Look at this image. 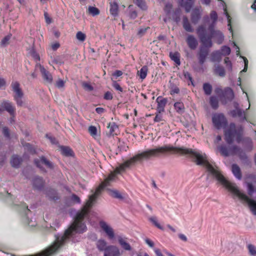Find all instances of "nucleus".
<instances>
[{"label": "nucleus", "mask_w": 256, "mask_h": 256, "mask_svg": "<svg viewBox=\"0 0 256 256\" xmlns=\"http://www.w3.org/2000/svg\"><path fill=\"white\" fill-rule=\"evenodd\" d=\"M2 133L6 137L10 138V132L8 128L4 127L3 128Z\"/></svg>", "instance_id": "nucleus-61"}, {"label": "nucleus", "mask_w": 256, "mask_h": 256, "mask_svg": "<svg viewBox=\"0 0 256 256\" xmlns=\"http://www.w3.org/2000/svg\"><path fill=\"white\" fill-rule=\"evenodd\" d=\"M108 129H109L108 132L107 133L108 136H114L116 134V130L118 129V126L114 122H110L107 126Z\"/></svg>", "instance_id": "nucleus-23"}, {"label": "nucleus", "mask_w": 256, "mask_h": 256, "mask_svg": "<svg viewBox=\"0 0 256 256\" xmlns=\"http://www.w3.org/2000/svg\"><path fill=\"white\" fill-rule=\"evenodd\" d=\"M186 42L189 48L191 50H195L198 46V42L193 35H188L186 39Z\"/></svg>", "instance_id": "nucleus-13"}, {"label": "nucleus", "mask_w": 256, "mask_h": 256, "mask_svg": "<svg viewBox=\"0 0 256 256\" xmlns=\"http://www.w3.org/2000/svg\"><path fill=\"white\" fill-rule=\"evenodd\" d=\"M203 90L206 95H210L212 91V86L209 83H204L203 84Z\"/></svg>", "instance_id": "nucleus-37"}, {"label": "nucleus", "mask_w": 256, "mask_h": 256, "mask_svg": "<svg viewBox=\"0 0 256 256\" xmlns=\"http://www.w3.org/2000/svg\"><path fill=\"white\" fill-rule=\"evenodd\" d=\"M210 16L211 19L212 20V22L210 24H214V27L216 22L218 19V14L216 12L213 10L210 12Z\"/></svg>", "instance_id": "nucleus-43"}, {"label": "nucleus", "mask_w": 256, "mask_h": 256, "mask_svg": "<svg viewBox=\"0 0 256 256\" xmlns=\"http://www.w3.org/2000/svg\"><path fill=\"white\" fill-rule=\"evenodd\" d=\"M201 14L200 10L197 8L194 10L191 14V20L194 24H196L200 20Z\"/></svg>", "instance_id": "nucleus-22"}, {"label": "nucleus", "mask_w": 256, "mask_h": 256, "mask_svg": "<svg viewBox=\"0 0 256 256\" xmlns=\"http://www.w3.org/2000/svg\"><path fill=\"white\" fill-rule=\"evenodd\" d=\"M148 70V67L146 66H144L140 68V71H138V76L141 79L144 80L146 78Z\"/></svg>", "instance_id": "nucleus-35"}, {"label": "nucleus", "mask_w": 256, "mask_h": 256, "mask_svg": "<svg viewBox=\"0 0 256 256\" xmlns=\"http://www.w3.org/2000/svg\"><path fill=\"white\" fill-rule=\"evenodd\" d=\"M2 106L8 112L10 113V115H14L15 112V108L12 105L11 102L8 101H4L2 104Z\"/></svg>", "instance_id": "nucleus-18"}, {"label": "nucleus", "mask_w": 256, "mask_h": 256, "mask_svg": "<svg viewBox=\"0 0 256 256\" xmlns=\"http://www.w3.org/2000/svg\"><path fill=\"white\" fill-rule=\"evenodd\" d=\"M22 144L25 150H27L28 152L32 154H34L36 153L34 148L30 143L22 142Z\"/></svg>", "instance_id": "nucleus-36"}, {"label": "nucleus", "mask_w": 256, "mask_h": 256, "mask_svg": "<svg viewBox=\"0 0 256 256\" xmlns=\"http://www.w3.org/2000/svg\"><path fill=\"white\" fill-rule=\"evenodd\" d=\"M71 200L72 202L78 204H80V198L75 194H72Z\"/></svg>", "instance_id": "nucleus-58"}, {"label": "nucleus", "mask_w": 256, "mask_h": 256, "mask_svg": "<svg viewBox=\"0 0 256 256\" xmlns=\"http://www.w3.org/2000/svg\"><path fill=\"white\" fill-rule=\"evenodd\" d=\"M112 86L115 88V90L118 91L119 92H123L122 88L120 86V85L116 81H115V80L112 81Z\"/></svg>", "instance_id": "nucleus-52"}, {"label": "nucleus", "mask_w": 256, "mask_h": 256, "mask_svg": "<svg viewBox=\"0 0 256 256\" xmlns=\"http://www.w3.org/2000/svg\"><path fill=\"white\" fill-rule=\"evenodd\" d=\"M234 97V94L232 90L228 87L224 88L220 100L223 104H226L228 102L231 101Z\"/></svg>", "instance_id": "nucleus-9"}, {"label": "nucleus", "mask_w": 256, "mask_h": 256, "mask_svg": "<svg viewBox=\"0 0 256 256\" xmlns=\"http://www.w3.org/2000/svg\"><path fill=\"white\" fill-rule=\"evenodd\" d=\"M224 90H222L220 88H216L214 90L215 93L220 97V100L221 99Z\"/></svg>", "instance_id": "nucleus-55"}, {"label": "nucleus", "mask_w": 256, "mask_h": 256, "mask_svg": "<svg viewBox=\"0 0 256 256\" xmlns=\"http://www.w3.org/2000/svg\"><path fill=\"white\" fill-rule=\"evenodd\" d=\"M82 86L83 88L86 90L92 91L94 90L93 86L90 84L86 82H83L82 84Z\"/></svg>", "instance_id": "nucleus-51"}, {"label": "nucleus", "mask_w": 256, "mask_h": 256, "mask_svg": "<svg viewBox=\"0 0 256 256\" xmlns=\"http://www.w3.org/2000/svg\"><path fill=\"white\" fill-rule=\"evenodd\" d=\"M110 13L114 16H116L118 14V5L116 2L110 3Z\"/></svg>", "instance_id": "nucleus-31"}, {"label": "nucleus", "mask_w": 256, "mask_h": 256, "mask_svg": "<svg viewBox=\"0 0 256 256\" xmlns=\"http://www.w3.org/2000/svg\"><path fill=\"white\" fill-rule=\"evenodd\" d=\"M120 252L118 247L114 245H108L104 252V256H120Z\"/></svg>", "instance_id": "nucleus-10"}, {"label": "nucleus", "mask_w": 256, "mask_h": 256, "mask_svg": "<svg viewBox=\"0 0 256 256\" xmlns=\"http://www.w3.org/2000/svg\"><path fill=\"white\" fill-rule=\"evenodd\" d=\"M172 152L182 154H188L194 159L198 165H204L207 170L212 174L216 180L226 188L242 200L248 202V206L254 215H256V202L250 199L246 194L241 192L235 184L228 180L217 170H216L208 160L205 154L198 150L184 148H176L170 145H164L154 148V158L160 156L166 152Z\"/></svg>", "instance_id": "nucleus-1"}, {"label": "nucleus", "mask_w": 256, "mask_h": 256, "mask_svg": "<svg viewBox=\"0 0 256 256\" xmlns=\"http://www.w3.org/2000/svg\"><path fill=\"white\" fill-rule=\"evenodd\" d=\"M36 68H39L45 82L48 84H52L53 82V78L52 74L40 64L37 63L36 65Z\"/></svg>", "instance_id": "nucleus-7"}, {"label": "nucleus", "mask_w": 256, "mask_h": 256, "mask_svg": "<svg viewBox=\"0 0 256 256\" xmlns=\"http://www.w3.org/2000/svg\"><path fill=\"white\" fill-rule=\"evenodd\" d=\"M244 58V68L242 71L240 72V73H242V72H246L247 70L248 66V59L245 57H242Z\"/></svg>", "instance_id": "nucleus-60"}, {"label": "nucleus", "mask_w": 256, "mask_h": 256, "mask_svg": "<svg viewBox=\"0 0 256 256\" xmlns=\"http://www.w3.org/2000/svg\"><path fill=\"white\" fill-rule=\"evenodd\" d=\"M88 14H92V16H96L100 14L99 10L94 6H90L88 8Z\"/></svg>", "instance_id": "nucleus-39"}, {"label": "nucleus", "mask_w": 256, "mask_h": 256, "mask_svg": "<svg viewBox=\"0 0 256 256\" xmlns=\"http://www.w3.org/2000/svg\"><path fill=\"white\" fill-rule=\"evenodd\" d=\"M44 181L41 177L36 176L32 180V185L35 189L41 190L44 186Z\"/></svg>", "instance_id": "nucleus-16"}, {"label": "nucleus", "mask_w": 256, "mask_h": 256, "mask_svg": "<svg viewBox=\"0 0 256 256\" xmlns=\"http://www.w3.org/2000/svg\"><path fill=\"white\" fill-rule=\"evenodd\" d=\"M172 8V5L170 4H166L164 7V11L166 14H169Z\"/></svg>", "instance_id": "nucleus-59"}, {"label": "nucleus", "mask_w": 256, "mask_h": 256, "mask_svg": "<svg viewBox=\"0 0 256 256\" xmlns=\"http://www.w3.org/2000/svg\"><path fill=\"white\" fill-rule=\"evenodd\" d=\"M247 248L248 250L249 254L251 256H256V247L254 245L248 244L247 246Z\"/></svg>", "instance_id": "nucleus-40"}, {"label": "nucleus", "mask_w": 256, "mask_h": 256, "mask_svg": "<svg viewBox=\"0 0 256 256\" xmlns=\"http://www.w3.org/2000/svg\"><path fill=\"white\" fill-rule=\"evenodd\" d=\"M46 194L52 200H57L58 197L57 196L56 192L52 188H48L46 190Z\"/></svg>", "instance_id": "nucleus-26"}, {"label": "nucleus", "mask_w": 256, "mask_h": 256, "mask_svg": "<svg viewBox=\"0 0 256 256\" xmlns=\"http://www.w3.org/2000/svg\"><path fill=\"white\" fill-rule=\"evenodd\" d=\"M212 122L214 127L217 129L225 128L228 124V121L222 114H215L212 116Z\"/></svg>", "instance_id": "nucleus-4"}, {"label": "nucleus", "mask_w": 256, "mask_h": 256, "mask_svg": "<svg viewBox=\"0 0 256 256\" xmlns=\"http://www.w3.org/2000/svg\"><path fill=\"white\" fill-rule=\"evenodd\" d=\"M170 57L177 65L180 66V54L178 52H170Z\"/></svg>", "instance_id": "nucleus-29"}, {"label": "nucleus", "mask_w": 256, "mask_h": 256, "mask_svg": "<svg viewBox=\"0 0 256 256\" xmlns=\"http://www.w3.org/2000/svg\"><path fill=\"white\" fill-rule=\"evenodd\" d=\"M108 194L113 198L119 200H124L125 199L126 194L124 192H121L118 190L115 189L106 188Z\"/></svg>", "instance_id": "nucleus-11"}, {"label": "nucleus", "mask_w": 256, "mask_h": 256, "mask_svg": "<svg viewBox=\"0 0 256 256\" xmlns=\"http://www.w3.org/2000/svg\"><path fill=\"white\" fill-rule=\"evenodd\" d=\"M122 74V72L120 70H116L112 74V76H115L116 78L120 76Z\"/></svg>", "instance_id": "nucleus-64"}, {"label": "nucleus", "mask_w": 256, "mask_h": 256, "mask_svg": "<svg viewBox=\"0 0 256 256\" xmlns=\"http://www.w3.org/2000/svg\"><path fill=\"white\" fill-rule=\"evenodd\" d=\"M210 104L214 110H216L218 107V102L217 98L215 96H212L210 98Z\"/></svg>", "instance_id": "nucleus-33"}, {"label": "nucleus", "mask_w": 256, "mask_h": 256, "mask_svg": "<svg viewBox=\"0 0 256 256\" xmlns=\"http://www.w3.org/2000/svg\"><path fill=\"white\" fill-rule=\"evenodd\" d=\"M236 154H238L240 160L244 164H249L250 160L245 152L238 147V150H236Z\"/></svg>", "instance_id": "nucleus-21"}, {"label": "nucleus", "mask_w": 256, "mask_h": 256, "mask_svg": "<svg viewBox=\"0 0 256 256\" xmlns=\"http://www.w3.org/2000/svg\"><path fill=\"white\" fill-rule=\"evenodd\" d=\"M100 228L106 233L110 239H113L114 236V232L112 228L109 226L106 222H100Z\"/></svg>", "instance_id": "nucleus-12"}, {"label": "nucleus", "mask_w": 256, "mask_h": 256, "mask_svg": "<svg viewBox=\"0 0 256 256\" xmlns=\"http://www.w3.org/2000/svg\"><path fill=\"white\" fill-rule=\"evenodd\" d=\"M222 59V53L220 51L214 52L211 55L212 62H220Z\"/></svg>", "instance_id": "nucleus-32"}, {"label": "nucleus", "mask_w": 256, "mask_h": 256, "mask_svg": "<svg viewBox=\"0 0 256 256\" xmlns=\"http://www.w3.org/2000/svg\"><path fill=\"white\" fill-rule=\"evenodd\" d=\"M22 162V158L16 155L12 156L10 160V164L12 166L15 168H19Z\"/></svg>", "instance_id": "nucleus-24"}, {"label": "nucleus", "mask_w": 256, "mask_h": 256, "mask_svg": "<svg viewBox=\"0 0 256 256\" xmlns=\"http://www.w3.org/2000/svg\"><path fill=\"white\" fill-rule=\"evenodd\" d=\"M174 108L180 114H182L184 110V106L182 102H176L174 104Z\"/></svg>", "instance_id": "nucleus-34"}, {"label": "nucleus", "mask_w": 256, "mask_h": 256, "mask_svg": "<svg viewBox=\"0 0 256 256\" xmlns=\"http://www.w3.org/2000/svg\"><path fill=\"white\" fill-rule=\"evenodd\" d=\"M20 208L22 209V212L25 215H27L28 213L30 212V210L28 208V206L24 202L20 204Z\"/></svg>", "instance_id": "nucleus-49"}, {"label": "nucleus", "mask_w": 256, "mask_h": 256, "mask_svg": "<svg viewBox=\"0 0 256 256\" xmlns=\"http://www.w3.org/2000/svg\"><path fill=\"white\" fill-rule=\"evenodd\" d=\"M222 55L228 56L230 53V48L227 46H223L221 48Z\"/></svg>", "instance_id": "nucleus-47"}, {"label": "nucleus", "mask_w": 256, "mask_h": 256, "mask_svg": "<svg viewBox=\"0 0 256 256\" xmlns=\"http://www.w3.org/2000/svg\"><path fill=\"white\" fill-rule=\"evenodd\" d=\"M242 128L240 126L238 128H236L234 123H230L229 128L224 132V139L226 142L230 144L234 142L235 138L238 143H240L242 140Z\"/></svg>", "instance_id": "nucleus-3"}, {"label": "nucleus", "mask_w": 256, "mask_h": 256, "mask_svg": "<svg viewBox=\"0 0 256 256\" xmlns=\"http://www.w3.org/2000/svg\"><path fill=\"white\" fill-rule=\"evenodd\" d=\"M146 30H147V28H146L140 29L138 32V35L140 37L142 36L146 32Z\"/></svg>", "instance_id": "nucleus-62"}, {"label": "nucleus", "mask_w": 256, "mask_h": 256, "mask_svg": "<svg viewBox=\"0 0 256 256\" xmlns=\"http://www.w3.org/2000/svg\"><path fill=\"white\" fill-rule=\"evenodd\" d=\"M182 24L183 27L186 31L191 32H194V28L191 26L188 18L186 16L183 18Z\"/></svg>", "instance_id": "nucleus-27"}, {"label": "nucleus", "mask_w": 256, "mask_h": 256, "mask_svg": "<svg viewBox=\"0 0 256 256\" xmlns=\"http://www.w3.org/2000/svg\"><path fill=\"white\" fill-rule=\"evenodd\" d=\"M34 162L38 167L40 168V163L44 164L47 168L53 169L54 164L52 162L47 160L44 156H42L40 158V160H36Z\"/></svg>", "instance_id": "nucleus-14"}, {"label": "nucleus", "mask_w": 256, "mask_h": 256, "mask_svg": "<svg viewBox=\"0 0 256 256\" xmlns=\"http://www.w3.org/2000/svg\"><path fill=\"white\" fill-rule=\"evenodd\" d=\"M184 75L185 78L188 80L190 81L192 84L194 85L192 78L190 72H184Z\"/></svg>", "instance_id": "nucleus-56"}, {"label": "nucleus", "mask_w": 256, "mask_h": 256, "mask_svg": "<svg viewBox=\"0 0 256 256\" xmlns=\"http://www.w3.org/2000/svg\"><path fill=\"white\" fill-rule=\"evenodd\" d=\"M150 220L160 230H163V227L162 226L157 222L156 218V217H151L150 218Z\"/></svg>", "instance_id": "nucleus-50"}, {"label": "nucleus", "mask_w": 256, "mask_h": 256, "mask_svg": "<svg viewBox=\"0 0 256 256\" xmlns=\"http://www.w3.org/2000/svg\"><path fill=\"white\" fill-rule=\"evenodd\" d=\"M224 13L226 15V16L227 18V20H228V26H230L228 29L230 31V32L232 33V26H230L231 18H230V15L228 14L227 12L226 8H224Z\"/></svg>", "instance_id": "nucleus-53"}, {"label": "nucleus", "mask_w": 256, "mask_h": 256, "mask_svg": "<svg viewBox=\"0 0 256 256\" xmlns=\"http://www.w3.org/2000/svg\"><path fill=\"white\" fill-rule=\"evenodd\" d=\"M88 132L90 136H92L94 138L96 139L98 136L97 134V128L96 126H91L88 128Z\"/></svg>", "instance_id": "nucleus-38"}, {"label": "nucleus", "mask_w": 256, "mask_h": 256, "mask_svg": "<svg viewBox=\"0 0 256 256\" xmlns=\"http://www.w3.org/2000/svg\"><path fill=\"white\" fill-rule=\"evenodd\" d=\"M108 245L106 242L103 239H100L96 241V247L100 252H104Z\"/></svg>", "instance_id": "nucleus-19"}, {"label": "nucleus", "mask_w": 256, "mask_h": 256, "mask_svg": "<svg viewBox=\"0 0 256 256\" xmlns=\"http://www.w3.org/2000/svg\"><path fill=\"white\" fill-rule=\"evenodd\" d=\"M60 149L62 154L66 156H72L73 152L72 150L68 146H60Z\"/></svg>", "instance_id": "nucleus-28"}, {"label": "nucleus", "mask_w": 256, "mask_h": 256, "mask_svg": "<svg viewBox=\"0 0 256 256\" xmlns=\"http://www.w3.org/2000/svg\"><path fill=\"white\" fill-rule=\"evenodd\" d=\"M11 86L12 90L15 93L14 98V100L16 102L17 105L18 106H22L23 105V102L22 98L24 96V94L20 88V84L18 82H12Z\"/></svg>", "instance_id": "nucleus-5"}, {"label": "nucleus", "mask_w": 256, "mask_h": 256, "mask_svg": "<svg viewBox=\"0 0 256 256\" xmlns=\"http://www.w3.org/2000/svg\"><path fill=\"white\" fill-rule=\"evenodd\" d=\"M170 94L172 95L176 94H178L180 92V89L174 84H170Z\"/></svg>", "instance_id": "nucleus-46"}, {"label": "nucleus", "mask_w": 256, "mask_h": 256, "mask_svg": "<svg viewBox=\"0 0 256 256\" xmlns=\"http://www.w3.org/2000/svg\"><path fill=\"white\" fill-rule=\"evenodd\" d=\"M76 38L78 40L84 42L86 38V36L82 32H78L76 34Z\"/></svg>", "instance_id": "nucleus-48"}, {"label": "nucleus", "mask_w": 256, "mask_h": 256, "mask_svg": "<svg viewBox=\"0 0 256 256\" xmlns=\"http://www.w3.org/2000/svg\"><path fill=\"white\" fill-rule=\"evenodd\" d=\"M145 242L146 243L150 248H153L154 246V242L151 240L149 238H146L145 239Z\"/></svg>", "instance_id": "nucleus-63"}, {"label": "nucleus", "mask_w": 256, "mask_h": 256, "mask_svg": "<svg viewBox=\"0 0 256 256\" xmlns=\"http://www.w3.org/2000/svg\"><path fill=\"white\" fill-rule=\"evenodd\" d=\"M202 44L200 48V50L198 53L199 63L200 64H203L208 54V48L211 47L204 44Z\"/></svg>", "instance_id": "nucleus-8"}, {"label": "nucleus", "mask_w": 256, "mask_h": 256, "mask_svg": "<svg viewBox=\"0 0 256 256\" xmlns=\"http://www.w3.org/2000/svg\"><path fill=\"white\" fill-rule=\"evenodd\" d=\"M232 171L234 176L238 180H240L242 178V174L240 168L236 164L232 165Z\"/></svg>", "instance_id": "nucleus-20"}, {"label": "nucleus", "mask_w": 256, "mask_h": 256, "mask_svg": "<svg viewBox=\"0 0 256 256\" xmlns=\"http://www.w3.org/2000/svg\"><path fill=\"white\" fill-rule=\"evenodd\" d=\"M193 5V2H184L182 4V6L184 8L186 11L188 12H190L192 6Z\"/></svg>", "instance_id": "nucleus-44"}, {"label": "nucleus", "mask_w": 256, "mask_h": 256, "mask_svg": "<svg viewBox=\"0 0 256 256\" xmlns=\"http://www.w3.org/2000/svg\"><path fill=\"white\" fill-rule=\"evenodd\" d=\"M156 102L158 103L157 111L159 113L163 112L164 110V108L168 102V100L166 98H162L161 96H158L156 100Z\"/></svg>", "instance_id": "nucleus-15"}, {"label": "nucleus", "mask_w": 256, "mask_h": 256, "mask_svg": "<svg viewBox=\"0 0 256 256\" xmlns=\"http://www.w3.org/2000/svg\"><path fill=\"white\" fill-rule=\"evenodd\" d=\"M12 34H10L6 36L1 41V45L6 46L9 44L10 40L11 38Z\"/></svg>", "instance_id": "nucleus-42"}, {"label": "nucleus", "mask_w": 256, "mask_h": 256, "mask_svg": "<svg viewBox=\"0 0 256 256\" xmlns=\"http://www.w3.org/2000/svg\"><path fill=\"white\" fill-rule=\"evenodd\" d=\"M134 3L141 9L145 10L146 6L144 0H134Z\"/></svg>", "instance_id": "nucleus-41"}, {"label": "nucleus", "mask_w": 256, "mask_h": 256, "mask_svg": "<svg viewBox=\"0 0 256 256\" xmlns=\"http://www.w3.org/2000/svg\"><path fill=\"white\" fill-rule=\"evenodd\" d=\"M65 82L62 79L58 80L56 83V86L58 88H63L64 86Z\"/></svg>", "instance_id": "nucleus-54"}, {"label": "nucleus", "mask_w": 256, "mask_h": 256, "mask_svg": "<svg viewBox=\"0 0 256 256\" xmlns=\"http://www.w3.org/2000/svg\"><path fill=\"white\" fill-rule=\"evenodd\" d=\"M218 149L222 155L224 156H228L236 154V150H238V147L236 146H227L222 144L218 146Z\"/></svg>", "instance_id": "nucleus-6"}, {"label": "nucleus", "mask_w": 256, "mask_h": 256, "mask_svg": "<svg viewBox=\"0 0 256 256\" xmlns=\"http://www.w3.org/2000/svg\"><path fill=\"white\" fill-rule=\"evenodd\" d=\"M230 114L232 117L238 116L240 118L242 122L246 120V118L245 116V113L244 110L239 108H236L230 112Z\"/></svg>", "instance_id": "nucleus-17"}, {"label": "nucleus", "mask_w": 256, "mask_h": 256, "mask_svg": "<svg viewBox=\"0 0 256 256\" xmlns=\"http://www.w3.org/2000/svg\"><path fill=\"white\" fill-rule=\"evenodd\" d=\"M248 186V195L252 196L254 190L256 192V188L254 189V186L252 183L248 182L247 183Z\"/></svg>", "instance_id": "nucleus-45"}, {"label": "nucleus", "mask_w": 256, "mask_h": 256, "mask_svg": "<svg viewBox=\"0 0 256 256\" xmlns=\"http://www.w3.org/2000/svg\"><path fill=\"white\" fill-rule=\"evenodd\" d=\"M126 238L120 236L118 238V242L121 246L126 250H131L132 248L130 244L126 241Z\"/></svg>", "instance_id": "nucleus-25"}, {"label": "nucleus", "mask_w": 256, "mask_h": 256, "mask_svg": "<svg viewBox=\"0 0 256 256\" xmlns=\"http://www.w3.org/2000/svg\"><path fill=\"white\" fill-rule=\"evenodd\" d=\"M113 98L112 94L110 92H106L104 96V98L106 100H112Z\"/></svg>", "instance_id": "nucleus-57"}, {"label": "nucleus", "mask_w": 256, "mask_h": 256, "mask_svg": "<svg viewBox=\"0 0 256 256\" xmlns=\"http://www.w3.org/2000/svg\"><path fill=\"white\" fill-rule=\"evenodd\" d=\"M196 33L202 44L209 46H212V38H214L218 44H221L224 40V36L218 30H215L214 24H209L208 30L204 24H200L196 29Z\"/></svg>", "instance_id": "nucleus-2"}, {"label": "nucleus", "mask_w": 256, "mask_h": 256, "mask_svg": "<svg viewBox=\"0 0 256 256\" xmlns=\"http://www.w3.org/2000/svg\"><path fill=\"white\" fill-rule=\"evenodd\" d=\"M214 72L216 74L222 77H224L226 75L225 70L224 67L219 64L215 65Z\"/></svg>", "instance_id": "nucleus-30"}]
</instances>
